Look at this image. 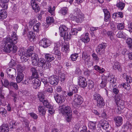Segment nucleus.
I'll list each match as a JSON object with an SVG mask.
<instances>
[{
	"label": "nucleus",
	"mask_w": 132,
	"mask_h": 132,
	"mask_svg": "<svg viewBox=\"0 0 132 132\" xmlns=\"http://www.w3.org/2000/svg\"><path fill=\"white\" fill-rule=\"evenodd\" d=\"M113 120L115 122L116 125L117 126H120L123 123V118L122 117L117 116L114 118Z\"/></svg>",
	"instance_id": "obj_14"
},
{
	"label": "nucleus",
	"mask_w": 132,
	"mask_h": 132,
	"mask_svg": "<svg viewBox=\"0 0 132 132\" xmlns=\"http://www.w3.org/2000/svg\"><path fill=\"white\" fill-rule=\"evenodd\" d=\"M30 77L27 78L26 79L24 80V81H23V84L26 85H28L30 84L31 82L30 79Z\"/></svg>",
	"instance_id": "obj_59"
},
{
	"label": "nucleus",
	"mask_w": 132,
	"mask_h": 132,
	"mask_svg": "<svg viewBox=\"0 0 132 132\" xmlns=\"http://www.w3.org/2000/svg\"><path fill=\"white\" fill-rule=\"evenodd\" d=\"M12 86L15 89L17 90L18 89V87L16 83L13 82H10V88Z\"/></svg>",
	"instance_id": "obj_55"
},
{
	"label": "nucleus",
	"mask_w": 132,
	"mask_h": 132,
	"mask_svg": "<svg viewBox=\"0 0 132 132\" xmlns=\"http://www.w3.org/2000/svg\"><path fill=\"white\" fill-rule=\"evenodd\" d=\"M59 112L62 114H66V119L68 122L71 121L72 118V111L69 106L63 105L59 107Z\"/></svg>",
	"instance_id": "obj_2"
},
{
	"label": "nucleus",
	"mask_w": 132,
	"mask_h": 132,
	"mask_svg": "<svg viewBox=\"0 0 132 132\" xmlns=\"http://www.w3.org/2000/svg\"><path fill=\"white\" fill-rule=\"evenodd\" d=\"M126 42L128 45V46L129 48L130 49L129 51H130V50H131L132 47V39L131 38H127L126 40Z\"/></svg>",
	"instance_id": "obj_42"
},
{
	"label": "nucleus",
	"mask_w": 132,
	"mask_h": 132,
	"mask_svg": "<svg viewBox=\"0 0 132 132\" xmlns=\"http://www.w3.org/2000/svg\"><path fill=\"white\" fill-rule=\"evenodd\" d=\"M107 77H102V81L100 84V86L102 88H103L106 86L107 83Z\"/></svg>",
	"instance_id": "obj_24"
},
{
	"label": "nucleus",
	"mask_w": 132,
	"mask_h": 132,
	"mask_svg": "<svg viewBox=\"0 0 132 132\" xmlns=\"http://www.w3.org/2000/svg\"><path fill=\"white\" fill-rule=\"evenodd\" d=\"M106 46V44L105 43H102L98 45L97 47L96 51L97 53L100 52L102 49L105 48Z\"/></svg>",
	"instance_id": "obj_30"
},
{
	"label": "nucleus",
	"mask_w": 132,
	"mask_h": 132,
	"mask_svg": "<svg viewBox=\"0 0 132 132\" xmlns=\"http://www.w3.org/2000/svg\"><path fill=\"white\" fill-rule=\"evenodd\" d=\"M61 36L63 37L64 40H69L71 39V35L70 33H68L67 31L65 32L63 34V36Z\"/></svg>",
	"instance_id": "obj_34"
},
{
	"label": "nucleus",
	"mask_w": 132,
	"mask_h": 132,
	"mask_svg": "<svg viewBox=\"0 0 132 132\" xmlns=\"http://www.w3.org/2000/svg\"><path fill=\"white\" fill-rule=\"evenodd\" d=\"M7 111L4 108H0V113L2 114H4L5 116L6 115Z\"/></svg>",
	"instance_id": "obj_58"
},
{
	"label": "nucleus",
	"mask_w": 132,
	"mask_h": 132,
	"mask_svg": "<svg viewBox=\"0 0 132 132\" xmlns=\"http://www.w3.org/2000/svg\"><path fill=\"white\" fill-rule=\"evenodd\" d=\"M54 97L56 102L58 103H62L65 101V98L63 96L57 94H55Z\"/></svg>",
	"instance_id": "obj_12"
},
{
	"label": "nucleus",
	"mask_w": 132,
	"mask_h": 132,
	"mask_svg": "<svg viewBox=\"0 0 132 132\" xmlns=\"http://www.w3.org/2000/svg\"><path fill=\"white\" fill-rule=\"evenodd\" d=\"M48 108V110L49 113L51 114H53L54 113L55 110L53 108V106H51V107Z\"/></svg>",
	"instance_id": "obj_63"
},
{
	"label": "nucleus",
	"mask_w": 132,
	"mask_h": 132,
	"mask_svg": "<svg viewBox=\"0 0 132 132\" xmlns=\"http://www.w3.org/2000/svg\"><path fill=\"white\" fill-rule=\"evenodd\" d=\"M88 86L89 89H92L93 88L94 86L93 82L92 80H89L88 83Z\"/></svg>",
	"instance_id": "obj_52"
},
{
	"label": "nucleus",
	"mask_w": 132,
	"mask_h": 132,
	"mask_svg": "<svg viewBox=\"0 0 132 132\" xmlns=\"http://www.w3.org/2000/svg\"><path fill=\"white\" fill-rule=\"evenodd\" d=\"M107 80L110 83L109 88H113V87L116 85V80L113 75H110L107 77Z\"/></svg>",
	"instance_id": "obj_5"
},
{
	"label": "nucleus",
	"mask_w": 132,
	"mask_h": 132,
	"mask_svg": "<svg viewBox=\"0 0 132 132\" xmlns=\"http://www.w3.org/2000/svg\"><path fill=\"white\" fill-rule=\"evenodd\" d=\"M38 97L39 101L42 102L45 100V95L44 93L42 92H39L38 94Z\"/></svg>",
	"instance_id": "obj_35"
},
{
	"label": "nucleus",
	"mask_w": 132,
	"mask_h": 132,
	"mask_svg": "<svg viewBox=\"0 0 132 132\" xmlns=\"http://www.w3.org/2000/svg\"><path fill=\"white\" fill-rule=\"evenodd\" d=\"M52 53L55 55L58 56L57 57L59 59L60 58L61 54L59 50V48L58 47L55 46L53 51H52Z\"/></svg>",
	"instance_id": "obj_27"
},
{
	"label": "nucleus",
	"mask_w": 132,
	"mask_h": 132,
	"mask_svg": "<svg viewBox=\"0 0 132 132\" xmlns=\"http://www.w3.org/2000/svg\"><path fill=\"white\" fill-rule=\"evenodd\" d=\"M82 71L80 68L79 67L76 68L75 71V73L76 74L79 75L81 74Z\"/></svg>",
	"instance_id": "obj_60"
},
{
	"label": "nucleus",
	"mask_w": 132,
	"mask_h": 132,
	"mask_svg": "<svg viewBox=\"0 0 132 132\" xmlns=\"http://www.w3.org/2000/svg\"><path fill=\"white\" fill-rule=\"evenodd\" d=\"M43 105L47 108L51 107V105L50 102L47 100H45L42 102Z\"/></svg>",
	"instance_id": "obj_44"
},
{
	"label": "nucleus",
	"mask_w": 132,
	"mask_h": 132,
	"mask_svg": "<svg viewBox=\"0 0 132 132\" xmlns=\"http://www.w3.org/2000/svg\"><path fill=\"white\" fill-rule=\"evenodd\" d=\"M31 4L32 9L35 12H37L39 11V6L36 2L35 0H31Z\"/></svg>",
	"instance_id": "obj_15"
},
{
	"label": "nucleus",
	"mask_w": 132,
	"mask_h": 132,
	"mask_svg": "<svg viewBox=\"0 0 132 132\" xmlns=\"http://www.w3.org/2000/svg\"><path fill=\"white\" fill-rule=\"evenodd\" d=\"M9 34L11 37H8L5 39V45L3 50L6 53H9L12 52L14 53L17 51V47L15 44L17 42L18 38L15 32H10Z\"/></svg>",
	"instance_id": "obj_1"
},
{
	"label": "nucleus",
	"mask_w": 132,
	"mask_h": 132,
	"mask_svg": "<svg viewBox=\"0 0 132 132\" xmlns=\"http://www.w3.org/2000/svg\"><path fill=\"white\" fill-rule=\"evenodd\" d=\"M3 81L2 80H1V81L2 85L4 87L9 88L10 87V82H9V81L6 79H3Z\"/></svg>",
	"instance_id": "obj_23"
},
{
	"label": "nucleus",
	"mask_w": 132,
	"mask_h": 132,
	"mask_svg": "<svg viewBox=\"0 0 132 132\" xmlns=\"http://www.w3.org/2000/svg\"><path fill=\"white\" fill-rule=\"evenodd\" d=\"M92 56L93 59L94 61H98L99 59L97 55L95 53H94L92 54Z\"/></svg>",
	"instance_id": "obj_64"
},
{
	"label": "nucleus",
	"mask_w": 132,
	"mask_h": 132,
	"mask_svg": "<svg viewBox=\"0 0 132 132\" xmlns=\"http://www.w3.org/2000/svg\"><path fill=\"white\" fill-rule=\"evenodd\" d=\"M28 114L32 118H33L34 119H36L38 118V116L34 112H31L29 113Z\"/></svg>",
	"instance_id": "obj_56"
},
{
	"label": "nucleus",
	"mask_w": 132,
	"mask_h": 132,
	"mask_svg": "<svg viewBox=\"0 0 132 132\" xmlns=\"http://www.w3.org/2000/svg\"><path fill=\"white\" fill-rule=\"evenodd\" d=\"M74 14L75 15L76 21L77 23L80 22L84 20V15L81 12L80 10L78 8L75 10Z\"/></svg>",
	"instance_id": "obj_4"
},
{
	"label": "nucleus",
	"mask_w": 132,
	"mask_h": 132,
	"mask_svg": "<svg viewBox=\"0 0 132 132\" xmlns=\"http://www.w3.org/2000/svg\"><path fill=\"white\" fill-rule=\"evenodd\" d=\"M9 131V128L7 124L2 125L0 127V132H7Z\"/></svg>",
	"instance_id": "obj_25"
},
{
	"label": "nucleus",
	"mask_w": 132,
	"mask_h": 132,
	"mask_svg": "<svg viewBox=\"0 0 132 132\" xmlns=\"http://www.w3.org/2000/svg\"><path fill=\"white\" fill-rule=\"evenodd\" d=\"M68 8L66 7L62 8L60 10L59 12L63 15H65L67 13Z\"/></svg>",
	"instance_id": "obj_43"
},
{
	"label": "nucleus",
	"mask_w": 132,
	"mask_h": 132,
	"mask_svg": "<svg viewBox=\"0 0 132 132\" xmlns=\"http://www.w3.org/2000/svg\"><path fill=\"white\" fill-rule=\"evenodd\" d=\"M98 125L100 128L102 127L105 130L107 129L109 126L108 122L104 120H102L99 121Z\"/></svg>",
	"instance_id": "obj_11"
},
{
	"label": "nucleus",
	"mask_w": 132,
	"mask_h": 132,
	"mask_svg": "<svg viewBox=\"0 0 132 132\" xmlns=\"http://www.w3.org/2000/svg\"><path fill=\"white\" fill-rule=\"evenodd\" d=\"M78 57V54L75 53L72 54L70 56L71 59L72 61H75L76 60L77 58Z\"/></svg>",
	"instance_id": "obj_54"
},
{
	"label": "nucleus",
	"mask_w": 132,
	"mask_h": 132,
	"mask_svg": "<svg viewBox=\"0 0 132 132\" xmlns=\"http://www.w3.org/2000/svg\"><path fill=\"white\" fill-rule=\"evenodd\" d=\"M46 21L47 24V27L51 24L54 21L53 18L50 16H48L46 18Z\"/></svg>",
	"instance_id": "obj_33"
},
{
	"label": "nucleus",
	"mask_w": 132,
	"mask_h": 132,
	"mask_svg": "<svg viewBox=\"0 0 132 132\" xmlns=\"http://www.w3.org/2000/svg\"><path fill=\"white\" fill-rule=\"evenodd\" d=\"M48 12L51 13L52 15H54V10L55 9V6H53V8H52L50 6L48 7L47 8Z\"/></svg>",
	"instance_id": "obj_45"
},
{
	"label": "nucleus",
	"mask_w": 132,
	"mask_h": 132,
	"mask_svg": "<svg viewBox=\"0 0 132 132\" xmlns=\"http://www.w3.org/2000/svg\"><path fill=\"white\" fill-rule=\"evenodd\" d=\"M32 81V83L34 88L37 89L39 87L41 84V82L37 78H35Z\"/></svg>",
	"instance_id": "obj_16"
},
{
	"label": "nucleus",
	"mask_w": 132,
	"mask_h": 132,
	"mask_svg": "<svg viewBox=\"0 0 132 132\" xmlns=\"http://www.w3.org/2000/svg\"><path fill=\"white\" fill-rule=\"evenodd\" d=\"M16 68L18 72L22 73L25 69V67L24 65L18 64L17 65Z\"/></svg>",
	"instance_id": "obj_37"
},
{
	"label": "nucleus",
	"mask_w": 132,
	"mask_h": 132,
	"mask_svg": "<svg viewBox=\"0 0 132 132\" xmlns=\"http://www.w3.org/2000/svg\"><path fill=\"white\" fill-rule=\"evenodd\" d=\"M127 82V83H122L121 84V86L122 87L125 89L127 90H129L130 88V85Z\"/></svg>",
	"instance_id": "obj_50"
},
{
	"label": "nucleus",
	"mask_w": 132,
	"mask_h": 132,
	"mask_svg": "<svg viewBox=\"0 0 132 132\" xmlns=\"http://www.w3.org/2000/svg\"><path fill=\"white\" fill-rule=\"evenodd\" d=\"M34 50V48L33 46H31L29 47L28 49L27 50L26 53L28 54H29L30 55V54L33 53Z\"/></svg>",
	"instance_id": "obj_57"
},
{
	"label": "nucleus",
	"mask_w": 132,
	"mask_h": 132,
	"mask_svg": "<svg viewBox=\"0 0 132 132\" xmlns=\"http://www.w3.org/2000/svg\"><path fill=\"white\" fill-rule=\"evenodd\" d=\"M48 80L49 83L51 85L54 86L57 85L59 81V78L56 76L49 77L48 78Z\"/></svg>",
	"instance_id": "obj_7"
},
{
	"label": "nucleus",
	"mask_w": 132,
	"mask_h": 132,
	"mask_svg": "<svg viewBox=\"0 0 132 132\" xmlns=\"http://www.w3.org/2000/svg\"><path fill=\"white\" fill-rule=\"evenodd\" d=\"M116 5L117 6L119 9L122 10L124 8L125 6V4L124 3L120 1L117 3Z\"/></svg>",
	"instance_id": "obj_38"
},
{
	"label": "nucleus",
	"mask_w": 132,
	"mask_h": 132,
	"mask_svg": "<svg viewBox=\"0 0 132 132\" xmlns=\"http://www.w3.org/2000/svg\"><path fill=\"white\" fill-rule=\"evenodd\" d=\"M74 104L75 106H78L80 105L83 102V98L80 95L76 94L74 95Z\"/></svg>",
	"instance_id": "obj_6"
},
{
	"label": "nucleus",
	"mask_w": 132,
	"mask_h": 132,
	"mask_svg": "<svg viewBox=\"0 0 132 132\" xmlns=\"http://www.w3.org/2000/svg\"><path fill=\"white\" fill-rule=\"evenodd\" d=\"M39 114L42 116H44L46 113V110L44 107L42 106L39 105L38 108Z\"/></svg>",
	"instance_id": "obj_26"
},
{
	"label": "nucleus",
	"mask_w": 132,
	"mask_h": 132,
	"mask_svg": "<svg viewBox=\"0 0 132 132\" xmlns=\"http://www.w3.org/2000/svg\"><path fill=\"white\" fill-rule=\"evenodd\" d=\"M113 69L115 70H117L119 71H121L122 69L121 64L117 62L114 63L113 65Z\"/></svg>",
	"instance_id": "obj_19"
},
{
	"label": "nucleus",
	"mask_w": 132,
	"mask_h": 132,
	"mask_svg": "<svg viewBox=\"0 0 132 132\" xmlns=\"http://www.w3.org/2000/svg\"><path fill=\"white\" fill-rule=\"evenodd\" d=\"M93 99L96 102V105L99 108H103L105 105V102L103 97L99 94L95 93L93 95Z\"/></svg>",
	"instance_id": "obj_3"
},
{
	"label": "nucleus",
	"mask_w": 132,
	"mask_h": 132,
	"mask_svg": "<svg viewBox=\"0 0 132 132\" xmlns=\"http://www.w3.org/2000/svg\"><path fill=\"white\" fill-rule=\"evenodd\" d=\"M124 23H118L117 24V28L118 30H122L124 28Z\"/></svg>",
	"instance_id": "obj_51"
},
{
	"label": "nucleus",
	"mask_w": 132,
	"mask_h": 132,
	"mask_svg": "<svg viewBox=\"0 0 132 132\" xmlns=\"http://www.w3.org/2000/svg\"><path fill=\"white\" fill-rule=\"evenodd\" d=\"M78 84L80 87L84 88L87 86V83L85 78L80 76L78 78Z\"/></svg>",
	"instance_id": "obj_9"
},
{
	"label": "nucleus",
	"mask_w": 132,
	"mask_h": 132,
	"mask_svg": "<svg viewBox=\"0 0 132 132\" xmlns=\"http://www.w3.org/2000/svg\"><path fill=\"white\" fill-rule=\"evenodd\" d=\"M69 89L73 93H77L78 91V88L77 86L76 87L75 85H70L69 87Z\"/></svg>",
	"instance_id": "obj_39"
},
{
	"label": "nucleus",
	"mask_w": 132,
	"mask_h": 132,
	"mask_svg": "<svg viewBox=\"0 0 132 132\" xmlns=\"http://www.w3.org/2000/svg\"><path fill=\"white\" fill-rule=\"evenodd\" d=\"M96 123L95 122L89 121L88 123L89 128L92 130H95L96 129Z\"/></svg>",
	"instance_id": "obj_28"
},
{
	"label": "nucleus",
	"mask_w": 132,
	"mask_h": 132,
	"mask_svg": "<svg viewBox=\"0 0 132 132\" xmlns=\"http://www.w3.org/2000/svg\"><path fill=\"white\" fill-rule=\"evenodd\" d=\"M116 101L118 105H123L124 104L125 102L122 100L121 96H120L116 98Z\"/></svg>",
	"instance_id": "obj_29"
},
{
	"label": "nucleus",
	"mask_w": 132,
	"mask_h": 132,
	"mask_svg": "<svg viewBox=\"0 0 132 132\" xmlns=\"http://www.w3.org/2000/svg\"><path fill=\"white\" fill-rule=\"evenodd\" d=\"M31 71L32 73V75L31 77V78H38V75L36 68L34 67L32 68L31 69Z\"/></svg>",
	"instance_id": "obj_20"
},
{
	"label": "nucleus",
	"mask_w": 132,
	"mask_h": 132,
	"mask_svg": "<svg viewBox=\"0 0 132 132\" xmlns=\"http://www.w3.org/2000/svg\"><path fill=\"white\" fill-rule=\"evenodd\" d=\"M94 68L97 71H98L100 72L101 73H103L104 72V70L103 68H101L100 67L97 65L94 66Z\"/></svg>",
	"instance_id": "obj_49"
},
{
	"label": "nucleus",
	"mask_w": 132,
	"mask_h": 132,
	"mask_svg": "<svg viewBox=\"0 0 132 132\" xmlns=\"http://www.w3.org/2000/svg\"><path fill=\"white\" fill-rule=\"evenodd\" d=\"M82 57L84 60H86L87 59H89L90 58L89 56L88 55L86 51L83 52L82 54Z\"/></svg>",
	"instance_id": "obj_53"
},
{
	"label": "nucleus",
	"mask_w": 132,
	"mask_h": 132,
	"mask_svg": "<svg viewBox=\"0 0 132 132\" xmlns=\"http://www.w3.org/2000/svg\"><path fill=\"white\" fill-rule=\"evenodd\" d=\"M39 44L43 47L45 48L50 45L51 44V42L46 38H44L40 41Z\"/></svg>",
	"instance_id": "obj_8"
},
{
	"label": "nucleus",
	"mask_w": 132,
	"mask_h": 132,
	"mask_svg": "<svg viewBox=\"0 0 132 132\" xmlns=\"http://www.w3.org/2000/svg\"><path fill=\"white\" fill-rule=\"evenodd\" d=\"M60 80L62 82H64L66 78V75L63 73H61L59 76Z\"/></svg>",
	"instance_id": "obj_47"
},
{
	"label": "nucleus",
	"mask_w": 132,
	"mask_h": 132,
	"mask_svg": "<svg viewBox=\"0 0 132 132\" xmlns=\"http://www.w3.org/2000/svg\"><path fill=\"white\" fill-rule=\"evenodd\" d=\"M30 56H31V60L38 59V55L35 53H32V54H30Z\"/></svg>",
	"instance_id": "obj_62"
},
{
	"label": "nucleus",
	"mask_w": 132,
	"mask_h": 132,
	"mask_svg": "<svg viewBox=\"0 0 132 132\" xmlns=\"http://www.w3.org/2000/svg\"><path fill=\"white\" fill-rule=\"evenodd\" d=\"M6 72L8 74L9 78H12L14 77V76L15 75L16 70L13 68H8L6 70Z\"/></svg>",
	"instance_id": "obj_10"
},
{
	"label": "nucleus",
	"mask_w": 132,
	"mask_h": 132,
	"mask_svg": "<svg viewBox=\"0 0 132 132\" xmlns=\"http://www.w3.org/2000/svg\"><path fill=\"white\" fill-rule=\"evenodd\" d=\"M81 125L79 123H77L75 125L73 130H75L77 132H78L79 128H80Z\"/></svg>",
	"instance_id": "obj_61"
},
{
	"label": "nucleus",
	"mask_w": 132,
	"mask_h": 132,
	"mask_svg": "<svg viewBox=\"0 0 132 132\" xmlns=\"http://www.w3.org/2000/svg\"><path fill=\"white\" fill-rule=\"evenodd\" d=\"M40 23L38 22L36 23L35 25H34L33 27L34 30L36 32H38L39 30L40 26Z\"/></svg>",
	"instance_id": "obj_48"
},
{
	"label": "nucleus",
	"mask_w": 132,
	"mask_h": 132,
	"mask_svg": "<svg viewBox=\"0 0 132 132\" xmlns=\"http://www.w3.org/2000/svg\"><path fill=\"white\" fill-rule=\"evenodd\" d=\"M7 16L6 11L4 9L0 10V20H3L6 18Z\"/></svg>",
	"instance_id": "obj_18"
},
{
	"label": "nucleus",
	"mask_w": 132,
	"mask_h": 132,
	"mask_svg": "<svg viewBox=\"0 0 132 132\" xmlns=\"http://www.w3.org/2000/svg\"><path fill=\"white\" fill-rule=\"evenodd\" d=\"M18 54L21 56V58H22L25 61H27L30 56V55L29 54L27 53H25L22 51L18 52Z\"/></svg>",
	"instance_id": "obj_13"
},
{
	"label": "nucleus",
	"mask_w": 132,
	"mask_h": 132,
	"mask_svg": "<svg viewBox=\"0 0 132 132\" xmlns=\"http://www.w3.org/2000/svg\"><path fill=\"white\" fill-rule=\"evenodd\" d=\"M51 67V63L48 61H46L42 68L45 69H49L50 70Z\"/></svg>",
	"instance_id": "obj_46"
},
{
	"label": "nucleus",
	"mask_w": 132,
	"mask_h": 132,
	"mask_svg": "<svg viewBox=\"0 0 132 132\" xmlns=\"http://www.w3.org/2000/svg\"><path fill=\"white\" fill-rule=\"evenodd\" d=\"M24 75L23 73L18 72L17 76L16 78V80L18 83L20 82L22 80Z\"/></svg>",
	"instance_id": "obj_22"
},
{
	"label": "nucleus",
	"mask_w": 132,
	"mask_h": 132,
	"mask_svg": "<svg viewBox=\"0 0 132 132\" xmlns=\"http://www.w3.org/2000/svg\"><path fill=\"white\" fill-rule=\"evenodd\" d=\"M127 35L123 31H119L116 35L117 37L123 39L125 38Z\"/></svg>",
	"instance_id": "obj_32"
},
{
	"label": "nucleus",
	"mask_w": 132,
	"mask_h": 132,
	"mask_svg": "<svg viewBox=\"0 0 132 132\" xmlns=\"http://www.w3.org/2000/svg\"><path fill=\"white\" fill-rule=\"evenodd\" d=\"M46 61V60H45L43 58H40L38 60V66L39 67L42 68Z\"/></svg>",
	"instance_id": "obj_31"
},
{
	"label": "nucleus",
	"mask_w": 132,
	"mask_h": 132,
	"mask_svg": "<svg viewBox=\"0 0 132 132\" xmlns=\"http://www.w3.org/2000/svg\"><path fill=\"white\" fill-rule=\"evenodd\" d=\"M16 125V123L15 121L12 120H10L9 126L10 127V128H15Z\"/></svg>",
	"instance_id": "obj_41"
},
{
	"label": "nucleus",
	"mask_w": 132,
	"mask_h": 132,
	"mask_svg": "<svg viewBox=\"0 0 132 132\" xmlns=\"http://www.w3.org/2000/svg\"><path fill=\"white\" fill-rule=\"evenodd\" d=\"M44 55L46 61L48 62H51L55 58L54 56L49 53H45Z\"/></svg>",
	"instance_id": "obj_17"
},
{
	"label": "nucleus",
	"mask_w": 132,
	"mask_h": 132,
	"mask_svg": "<svg viewBox=\"0 0 132 132\" xmlns=\"http://www.w3.org/2000/svg\"><path fill=\"white\" fill-rule=\"evenodd\" d=\"M59 30L61 35L63 36V34L65 32L67 31L68 28L65 25H62L59 27Z\"/></svg>",
	"instance_id": "obj_21"
},
{
	"label": "nucleus",
	"mask_w": 132,
	"mask_h": 132,
	"mask_svg": "<svg viewBox=\"0 0 132 132\" xmlns=\"http://www.w3.org/2000/svg\"><path fill=\"white\" fill-rule=\"evenodd\" d=\"M35 34L33 32L30 31L27 34V36L28 38L30 40H33L35 38Z\"/></svg>",
	"instance_id": "obj_40"
},
{
	"label": "nucleus",
	"mask_w": 132,
	"mask_h": 132,
	"mask_svg": "<svg viewBox=\"0 0 132 132\" xmlns=\"http://www.w3.org/2000/svg\"><path fill=\"white\" fill-rule=\"evenodd\" d=\"M88 35L89 34L88 33H86L84 37L81 39V40L85 43H87L90 41V39L88 36Z\"/></svg>",
	"instance_id": "obj_36"
}]
</instances>
